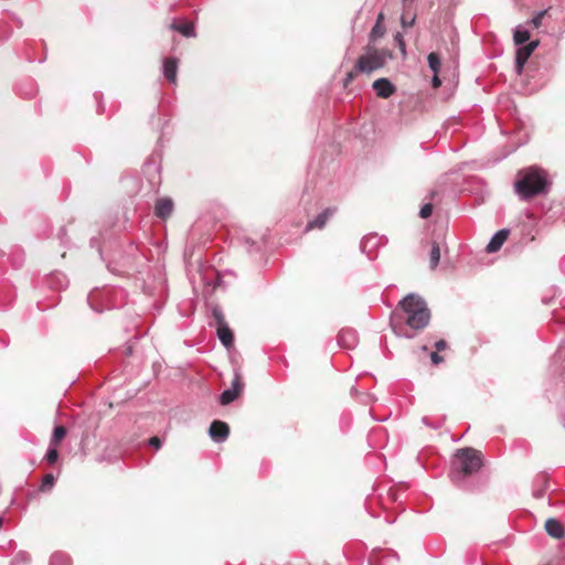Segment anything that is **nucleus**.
<instances>
[{"label": "nucleus", "mask_w": 565, "mask_h": 565, "mask_svg": "<svg viewBox=\"0 0 565 565\" xmlns=\"http://www.w3.org/2000/svg\"><path fill=\"white\" fill-rule=\"evenodd\" d=\"M243 388V383H242V376L238 372V370H235V373H234V379L232 381V387L231 390H236L237 393L239 394V392L242 391Z\"/></svg>", "instance_id": "28"}, {"label": "nucleus", "mask_w": 565, "mask_h": 565, "mask_svg": "<svg viewBox=\"0 0 565 565\" xmlns=\"http://www.w3.org/2000/svg\"><path fill=\"white\" fill-rule=\"evenodd\" d=\"M338 343L343 348L353 349L358 344L356 332L351 329L341 330L338 334Z\"/></svg>", "instance_id": "10"}, {"label": "nucleus", "mask_w": 565, "mask_h": 565, "mask_svg": "<svg viewBox=\"0 0 565 565\" xmlns=\"http://www.w3.org/2000/svg\"><path fill=\"white\" fill-rule=\"evenodd\" d=\"M539 44H540V41L539 40H534V41H531L529 43L526 42L524 45L526 46V49L529 51H531V53H533L537 49Z\"/></svg>", "instance_id": "33"}, {"label": "nucleus", "mask_w": 565, "mask_h": 565, "mask_svg": "<svg viewBox=\"0 0 565 565\" xmlns=\"http://www.w3.org/2000/svg\"><path fill=\"white\" fill-rule=\"evenodd\" d=\"M544 527H545L546 533L554 539L559 540V539L565 537V527L557 519H554V518L547 519Z\"/></svg>", "instance_id": "9"}, {"label": "nucleus", "mask_w": 565, "mask_h": 565, "mask_svg": "<svg viewBox=\"0 0 565 565\" xmlns=\"http://www.w3.org/2000/svg\"><path fill=\"white\" fill-rule=\"evenodd\" d=\"M515 45H524L530 40V31L523 25H518L513 32Z\"/></svg>", "instance_id": "16"}, {"label": "nucleus", "mask_w": 565, "mask_h": 565, "mask_svg": "<svg viewBox=\"0 0 565 565\" xmlns=\"http://www.w3.org/2000/svg\"><path fill=\"white\" fill-rule=\"evenodd\" d=\"M483 465L481 451L465 447L456 451L451 461L449 477L459 488H465L466 478L479 471Z\"/></svg>", "instance_id": "3"}, {"label": "nucleus", "mask_w": 565, "mask_h": 565, "mask_svg": "<svg viewBox=\"0 0 565 565\" xmlns=\"http://www.w3.org/2000/svg\"><path fill=\"white\" fill-rule=\"evenodd\" d=\"M173 210V202L169 198H163L157 201L154 206V214L160 218L168 217Z\"/></svg>", "instance_id": "12"}, {"label": "nucleus", "mask_w": 565, "mask_h": 565, "mask_svg": "<svg viewBox=\"0 0 565 565\" xmlns=\"http://www.w3.org/2000/svg\"><path fill=\"white\" fill-rule=\"evenodd\" d=\"M31 561V556L26 552H19L12 558L10 565H28Z\"/></svg>", "instance_id": "23"}, {"label": "nucleus", "mask_w": 565, "mask_h": 565, "mask_svg": "<svg viewBox=\"0 0 565 565\" xmlns=\"http://www.w3.org/2000/svg\"><path fill=\"white\" fill-rule=\"evenodd\" d=\"M433 213V204L426 203L419 210V216L422 218H428Z\"/></svg>", "instance_id": "29"}, {"label": "nucleus", "mask_w": 565, "mask_h": 565, "mask_svg": "<svg viewBox=\"0 0 565 565\" xmlns=\"http://www.w3.org/2000/svg\"><path fill=\"white\" fill-rule=\"evenodd\" d=\"M66 435V429L64 426H56L53 430L51 444H58Z\"/></svg>", "instance_id": "24"}, {"label": "nucleus", "mask_w": 565, "mask_h": 565, "mask_svg": "<svg viewBox=\"0 0 565 565\" xmlns=\"http://www.w3.org/2000/svg\"><path fill=\"white\" fill-rule=\"evenodd\" d=\"M431 84H433V87H435V88H438L441 85V81L438 77V74H434V76L431 78Z\"/></svg>", "instance_id": "37"}, {"label": "nucleus", "mask_w": 565, "mask_h": 565, "mask_svg": "<svg viewBox=\"0 0 565 565\" xmlns=\"http://www.w3.org/2000/svg\"><path fill=\"white\" fill-rule=\"evenodd\" d=\"M430 359H431L433 364H436V365L444 361V358L441 355H439L437 352H433L430 354Z\"/></svg>", "instance_id": "35"}, {"label": "nucleus", "mask_w": 565, "mask_h": 565, "mask_svg": "<svg viewBox=\"0 0 565 565\" xmlns=\"http://www.w3.org/2000/svg\"><path fill=\"white\" fill-rule=\"evenodd\" d=\"M388 54L385 51L375 47H369L365 54L361 55L355 63V71L370 74L382 68L387 60Z\"/></svg>", "instance_id": "4"}, {"label": "nucleus", "mask_w": 565, "mask_h": 565, "mask_svg": "<svg viewBox=\"0 0 565 565\" xmlns=\"http://www.w3.org/2000/svg\"><path fill=\"white\" fill-rule=\"evenodd\" d=\"M509 234H510V230H508V228H502V230L498 231L497 233H494L493 236L491 237L490 242L488 243L486 250L488 253L498 252L502 247L503 243L507 241Z\"/></svg>", "instance_id": "8"}, {"label": "nucleus", "mask_w": 565, "mask_h": 565, "mask_svg": "<svg viewBox=\"0 0 565 565\" xmlns=\"http://www.w3.org/2000/svg\"><path fill=\"white\" fill-rule=\"evenodd\" d=\"M149 445L154 447L156 449H159L161 447V439L157 436L151 437L149 439Z\"/></svg>", "instance_id": "34"}, {"label": "nucleus", "mask_w": 565, "mask_h": 565, "mask_svg": "<svg viewBox=\"0 0 565 565\" xmlns=\"http://www.w3.org/2000/svg\"><path fill=\"white\" fill-rule=\"evenodd\" d=\"M230 435V426L222 420H213L209 428V436L215 443H223Z\"/></svg>", "instance_id": "5"}, {"label": "nucleus", "mask_w": 565, "mask_h": 565, "mask_svg": "<svg viewBox=\"0 0 565 565\" xmlns=\"http://www.w3.org/2000/svg\"><path fill=\"white\" fill-rule=\"evenodd\" d=\"M429 260H430V268L435 269L440 260V248L438 243L434 242L431 245L430 254H429Z\"/></svg>", "instance_id": "20"}, {"label": "nucleus", "mask_w": 565, "mask_h": 565, "mask_svg": "<svg viewBox=\"0 0 565 565\" xmlns=\"http://www.w3.org/2000/svg\"><path fill=\"white\" fill-rule=\"evenodd\" d=\"M50 565H71V558L63 552H55L50 558Z\"/></svg>", "instance_id": "18"}, {"label": "nucleus", "mask_w": 565, "mask_h": 565, "mask_svg": "<svg viewBox=\"0 0 565 565\" xmlns=\"http://www.w3.org/2000/svg\"><path fill=\"white\" fill-rule=\"evenodd\" d=\"M383 20H384V14H383V12H380V13L377 14V18H376V22H375V23H380V24H382Z\"/></svg>", "instance_id": "39"}, {"label": "nucleus", "mask_w": 565, "mask_h": 565, "mask_svg": "<svg viewBox=\"0 0 565 565\" xmlns=\"http://www.w3.org/2000/svg\"><path fill=\"white\" fill-rule=\"evenodd\" d=\"M54 482H55V478L52 473L45 475L42 480L40 490L43 492L51 490V488L54 486Z\"/></svg>", "instance_id": "25"}, {"label": "nucleus", "mask_w": 565, "mask_h": 565, "mask_svg": "<svg viewBox=\"0 0 565 565\" xmlns=\"http://www.w3.org/2000/svg\"><path fill=\"white\" fill-rule=\"evenodd\" d=\"M211 315H212V318H213L216 327L226 323L225 317L223 315V311H222V309L218 306H213L212 307Z\"/></svg>", "instance_id": "22"}, {"label": "nucleus", "mask_w": 565, "mask_h": 565, "mask_svg": "<svg viewBox=\"0 0 565 565\" xmlns=\"http://www.w3.org/2000/svg\"><path fill=\"white\" fill-rule=\"evenodd\" d=\"M216 333L221 343L225 348H231L234 342V335L227 323L216 327Z\"/></svg>", "instance_id": "15"}, {"label": "nucleus", "mask_w": 565, "mask_h": 565, "mask_svg": "<svg viewBox=\"0 0 565 565\" xmlns=\"http://www.w3.org/2000/svg\"><path fill=\"white\" fill-rule=\"evenodd\" d=\"M380 238L377 235L364 236L360 243L361 252L366 254L369 258H373V249L377 246Z\"/></svg>", "instance_id": "14"}, {"label": "nucleus", "mask_w": 565, "mask_h": 565, "mask_svg": "<svg viewBox=\"0 0 565 565\" xmlns=\"http://www.w3.org/2000/svg\"><path fill=\"white\" fill-rule=\"evenodd\" d=\"M359 73L358 71H355V67L349 72L343 81V84L344 86L347 87L355 77V74Z\"/></svg>", "instance_id": "31"}, {"label": "nucleus", "mask_w": 565, "mask_h": 565, "mask_svg": "<svg viewBox=\"0 0 565 565\" xmlns=\"http://www.w3.org/2000/svg\"><path fill=\"white\" fill-rule=\"evenodd\" d=\"M531 55V51H529L525 45H520L518 47L515 53V73L518 75L522 74L524 65Z\"/></svg>", "instance_id": "13"}, {"label": "nucleus", "mask_w": 565, "mask_h": 565, "mask_svg": "<svg viewBox=\"0 0 565 565\" xmlns=\"http://www.w3.org/2000/svg\"><path fill=\"white\" fill-rule=\"evenodd\" d=\"M335 210L328 207L319 213L313 220L309 221L306 225V232H309L313 228H323L328 222V220L334 214Z\"/></svg>", "instance_id": "7"}, {"label": "nucleus", "mask_w": 565, "mask_h": 565, "mask_svg": "<svg viewBox=\"0 0 565 565\" xmlns=\"http://www.w3.org/2000/svg\"><path fill=\"white\" fill-rule=\"evenodd\" d=\"M550 188L551 181L546 171L539 167L525 168L516 174L514 192L522 201H530L535 196L545 195L548 193Z\"/></svg>", "instance_id": "2"}, {"label": "nucleus", "mask_w": 565, "mask_h": 565, "mask_svg": "<svg viewBox=\"0 0 565 565\" xmlns=\"http://www.w3.org/2000/svg\"><path fill=\"white\" fill-rule=\"evenodd\" d=\"M547 10L539 11L527 23L532 24L533 28L537 29L542 25V20L546 14Z\"/></svg>", "instance_id": "27"}, {"label": "nucleus", "mask_w": 565, "mask_h": 565, "mask_svg": "<svg viewBox=\"0 0 565 565\" xmlns=\"http://www.w3.org/2000/svg\"><path fill=\"white\" fill-rule=\"evenodd\" d=\"M45 458L50 465L54 463L58 458V452H57L56 448L50 447L47 449Z\"/></svg>", "instance_id": "30"}, {"label": "nucleus", "mask_w": 565, "mask_h": 565, "mask_svg": "<svg viewBox=\"0 0 565 565\" xmlns=\"http://www.w3.org/2000/svg\"><path fill=\"white\" fill-rule=\"evenodd\" d=\"M372 87L381 98H388L395 93V86L384 77L374 81Z\"/></svg>", "instance_id": "6"}, {"label": "nucleus", "mask_w": 565, "mask_h": 565, "mask_svg": "<svg viewBox=\"0 0 565 565\" xmlns=\"http://www.w3.org/2000/svg\"><path fill=\"white\" fill-rule=\"evenodd\" d=\"M429 320L430 311L426 301L418 295L409 294L399 301L390 323L396 335L413 338L415 334L406 327L414 331L422 330L428 326Z\"/></svg>", "instance_id": "1"}, {"label": "nucleus", "mask_w": 565, "mask_h": 565, "mask_svg": "<svg viewBox=\"0 0 565 565\" xmlns=\"http://www.w3.org/2000/svg\"><path fill=\"white\" fill-rule=\"evenodd\" d=\"M171 26H172V29L179 31L182 35H184L186 38H191V36L195 35L194 24L191 22H186V23H183L180 25L173 23Z\"/></svg>", "instance_id": "17"}, {"label": "nucleus", "mask_w": 565, "mask_h": 565, "mask_svg": "<svg viewBox=\"0 0 565 565\" xmlns=\"http://www.w3.org/2000/svg\"><path fill=\"white\" fill-rule=\"evenodd\" d=\"M238 396V393L236 390L227 388L220 395V403L222 405H228L232 402H234Z\"/></svg>", "instance_id": "21"}, {"label": "nucleus", "mask_w": 565, "mask_h": 565, "mask_svg": "<svg viewBox=\"0 0 565 565\" xmlns=\"http://www.w3.org/2000/svg\"><path fill=\"white\" fill-rule=\"evenodd\" d=\"M422 420H423V423H424L426 426L433 427V428H435V429L441 426V423H440V422H439L438 424H430V422H429L428 417H426V416H425V417H423V419H422Z\"/></svg>", "instance_id": "38"}, {"label": "nucleus", "mask_w": 565, "mask_h": 565, "mask_svg": "<svg viewBox=\"0 0 565 565\" xmlns=\"http://www.w3.org/2000/svg\"><path fill=\"white\" fill-rule=\"evenodd\" d=\"M427 62H428V66H429L430 71L434 74H438L440 66H441V61H440L439 55L435 52L429 53L428 57H427Z\"/></svg>", "instance_id": "19"}, {"label": "nucleus", "mask_w": 565, "mask_h": 565, "mask_svg": "<svg viewBox=\"0 0 565 565\" xmlns=\"http://www.w3.org/2000/svg\"><path fill=\"white\" fill-rule=\"evenodd\" d=\"M435 348L437 351L445 350L447 348V342L445 340H439L435 343Z\"/></svg>", "instance_id": "36"}, {"label": "nucleus", "mask_w": 565, "mask_h": 565, "mask_svg": "<svg viewBox=\"0 0 565 565\" xmlns=\"http://www.w3.org/2000/svg\"><path fill=\"white\" fill-rule=\"evenodd\" d=\"M3 519L0 516V529L2 527Z\"/></svg>", "instance_id": "40"}, {"label": "nucleus", "mask_w": 565, "mask_h": 565, "mask_svg": "<svg viewBox=\"0 0 565 565\" xmlns=\"http://www.w3.org/2000/svg\"><path fill=\"white\" fill-rule=\"evenodd\" d=\"M178 61L174 57H167L163 61L162 71L163 76L170 82L175 83L177 81Z\"/></svg>", "instance_id": "11"}, {"label": "nucleus", "mask_w": 565, "mask_h": 565, "mask_svg": "<svg viewBox=\"0 0 565 565\" xmlns=\"http://www.w3.org/2000/svg\"><path fill=\"white\" fill-rule=\"evenodd\" d=\"M385 29L382 24L375 23L371 30L370 38L371 40H376L384 35Z\"/></svg>", "instance_id": "26"}, {"label": "nucleus", "mask_w": 565, "mask_h": 565, "mask_svg": "<svg viewBox=\"0 0 565 565\" xmlns=\"http://www.w3.org/2000/svg\"><path fill=\"white\" fill-rule=\"evenodd\" d=\"M539 44H540V41L539 40H534V41H531L529 43L526 42L524 45L526 46V49L529 51H531V53H533L537 49Z\"/></svg>", "instance_id": "32"}]
</instances>
